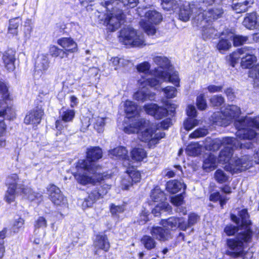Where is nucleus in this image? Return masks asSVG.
<instances>
[{"label": "nucleus", "instance_id": "b1692460", "mask_svg": "<svg viewBox=\"0 0 259 259\" xmlns=\"http://www.w3.org/2000/svg\"><path fill=\"white\" fill-rule=\"evenodd\" d=\"M152 235L160 241H166L171 237L170 231L161 227H153L150 231Z\"/></svg>", "mask_w": 259, "mask_h": 259}, {"label": "nucleus", "instance_id": "f704fd0d", "mask_svg": "<svg viewBox=\"0 0 259 259\" xmlns=\"http://www.w3.org/2000/svg\"><path fill=\"white\" fill-rule=\"evenodd\" d=\"M161 5L165 10L176 11L179 8L181 5V1L180 0H161Z\"/></svg>", "mask_w": 259, "mask_h": 259}, {"label": "nucleus", "instance_id": "cd10ccee", "mask_svg": "<svg viewBox=\"0 0 259 259\" xmlns=\"http://www.w3.org/2000/svg\"><path fill=\"white\" fill-rule=\"evenodd\" d=\"M253 3V0H233L232 7L236 13H240L247 11Z\"/></svg>", "mask_w": 259, "mask_h": 259}, {"label": "nucleus", "instance_id": "423d86ee", "mask_svg": "<svg viewBox=\"0 0 259 259\" xmlns=\"http://www.w3.org/2000/svg\"><path fill=\"white\" fill-rule=\"evenodd\" d=\"M149 124V120L137 117V119L132 120L129 125L124 127V131L128 134L136 133L141 141L154 143L155 140L153 139V130L148 128Z\"/></svg>", "mask_w": 259, "mask_h": 259}, {"label": "nucleus", "instance_id": "6ab92c4d", "mask_svg": "<svg viewBox=\"0 0 259 259\" xmlns=\"http://www.w3.org/2000/svg\"><path fill=\"white\" fill-rule=\"evenodd\" d=\"M139 3V0H106L105 4L106 8L109 9H113V5L121 9L123 7L133 8L137 6Z\"/></svg>", "mask_w": 259, "mask_h": 259}, {"label": "nucleus", "instance_id": "603ef678", "mask_svg": "<svg viewBox=\"0 0 259 259\" xmlns=\"http://www.w3.org/2000/svg\"><path fill=\"white\" fill-rule=\"evenodd\" d=\"M232 40L233 41V45L235 47H238L244 45L248 40V37L247 36H243L240 35H233Z\"/></svg>", "mask_w": 259, "mask_h": 259}, {"label": "nucleus", "instance_id": "a18cd8bd", "mask_svg": "<svg viewBox=\"0 0 259 259\" xmlns=\"http://www.w3.org/2000/svg\"><path fill=\"white\" fill-rule=\"evenodd\" d=\"M21 19L19 17H16L10 19L9 20L8 32L14 35H17L18 33V28Z\"/></svg>", "mask_w": 259, "mask_h": 259}, {"label": "nucleus", "instance_id": "58836bf2", "mask_svg": "<svg viewBox=\"0 0 259 259\" xmlns=\"http://www.w3.org/2000/svg\"><path fill=\"white\" fill-rule=\"evenodd\" d=\"M131 156L134 160L141 161L147 156L145 150L142 148H135L131 152Z\"/></svg>", "mask_w": 259, "mask_h": 259}, {"label": "nucleus", "instance_id": "c756f323", "mask_svg": "<svg viewBox=\"0 0 259 259\" xmlns=\"http://www.w3.org/2000/svg\"><path fill=\"white\" fill-rule=\"evenodd\" d=\"M57 43L66 51L73 53L77 51L76 43L70 37H63L57 40Z\"/></svg>", "mask_w": 259, "mask_h": 259}, {"label": "nucleus", "instance_id": "338daca9", "mask_svg": "<svg viewBox=\"0 0 259 259\" xmlns=\"http://www.w3.org/2000/svg\"><path fill=\"white\" fill-rule=\"evenodd\" d=\"M238 230V227L233 225H227L224 228V232L227 236L234 235Z\"/></svg>", "mask_w": 259, "mask_h": 259}, {"label": "nucleus", "instance_id": "c9c22d12", "mask_svg": "<svg viewBox=\"0 0 259 259\" xmlns=\"http://www.w3.org/2000/svg\"><path fill=\"white\" fill-rule=\"evenodd\" d=\"M171 211V206L167 202H161L155 206L152 209V213L155 217H158L163 212H170Z\"/></svg>", "mask_w": 259, "mask_h": 259}, {"label": "nucleus", "instance_id": "aec40b11", "mask_svg": "<svg viewBox=\"0 0 259 259\" xmlns=\"http://www.w3.org/2000/svg\"><path fill=\"white\" fill-rule=\"evenodd\" d=\"M246 52L241 57V65L242 68H249L251 67L253 63L256 61V57L255 56V50L250 47H246Z\"/></svg>", "mask_w": 259, "mask_h": 259}, {"label": "nucleus", "instance_id": "6e6d98bb", "mask_svg": "<svg viewBox=\"0 0 259 259\" xmlns=\"http://www.w3.org/2000/svg\"><path fill=\"white\" fill-rule=\"evenodd\" d=\"M215 180L220 183H223L227 182L229 179V177L227 174L221 169H218L214 174Z\"/></svg>", "mask_w": 259, "mask_h": 259}, {"label": "nucleus", "instance_id": "a878e982", "mask_svg": "<svg viewBox=\"0 0 259 259\" xmlns=\"http://www.w3.org/2000/svg\"><path fill=\"white\" fill-rule=\"evenodd\" d=\"M102 197L98 187H95L88 192V197L84 199L82 203L83 207H91L98 199Z\"/></svg>", "mask_w": 259, "mask_h": 259}, {"label": "nucleus", "instance_id": "3c124183", "mask_svg": "<svg viewBox=\"0 0 259 259\" xmlns=\"http://www.w3.org/2000/svg\"><path fill=\"white\" fill-rule=\"evenodd\" d=\"M24 220L21 218L15 219L11 228V231L16 233H18L24 228Z\"/></svg>", "mask_w": 259, "mask_h": 259}, {"label": "nucleus", "instance_id": "0e129e2a", "mask_svg": "<svg viewBox=\"0 0 259 259\" xmlns=\"http://www.w3.org/2000/svg\"><path fill=\"white\" fill-rule=\"evenodd\" d=\"M0 93L2 94L4 101L10 99V95L8 86L0 81Z\"/></svg>", "mask_w": 259, "mask_h": 259}, {"label": "nucleus", "instance_id": "bf43d9fd", "mask_svg": "<svg viewBox=\"0 0 259 259\" xmlns=\"http://www.w3.org/2000/svg\"><path fill=\"white\" fill-rule=\"evenodd\" d=\"M198 124L197 119L193 117H188L184 122V127L187 131H189Z\"/></svg>", "mask_w": 259, "mask_h": 259}, {"label": "nucleus", "instance_id": "8fccbe9b", "mask_svg": "<svg viewBox=\"0 0 259 259\" xmlns=\"http://www.w3.org/2000/svg\"><path fill=\"white\" fill-rule=\"evenodd\" d=\"M169 70H168V75L167 78L165 80H163L161 79L157 78L158 80L160 81L159 85L164 81H168L172 83L176 87H179V81L180 79L179 78L178 74L177 72H174L172 74H170L169 72Z\"/></svg>", "mask_w": 259, "mask_h": 259}, {"label": "nucleus", "instance_id": "f257e3e1", "mask_svg": "<svg viewBox=\"0 0 259 259\" xmlns=\"http://www.w3.org/2000/svg\"><path fill=\"white\" fill-rule=\"evenodd\" d=\"M239 218L235 214H231L232 221L237 225L240 224L241 231L233 238H229L226 242V254L233 258L239 257H252V253H248L246 250L248 244L251 241L252 231L250 229L251 222L249 220V215L246 209L239 211Z\"/></svg>", "mask_w": 259, "mask_h": 259}, {"label": "nucleus", "instance_id": "bb28decb", "mask_svg": "<svg viewBox=\"0 0 259 259\" xmlns=\"http://www.w3.org/2000/svg\"><path fill=\"white\" fill-rule=\"evenodd\" d=\"M127 172L128 174L127 180L124 179L122 181V185L124 186L123 189L125 190H127L133 183L138 182L141 179V174L138 171L127 170Z\"/></svg>", "mask_w": 259, "mask_h": 259}, {"label": "nucleus", "instance_id": "2eb2a0df", "mask_svg": "<svg viewBox=\"0 0 259 259\" xmlns=\"http://www.w3.org/2000/svg\"><path fill=\"white\" fill-rule=\"evenodd\" d=\"M48 191L50 198L54 204L62 208L68 207L67 199L62 194L59 188L54 185H51L48 188Z\"/></svg>", "mask_w": 259, "mask_h": 259}, {"label": "nucleus", "instance_id": "37998d69", "mask_svg": "<svg viewBox=\"0 0 259 259\" xmlns=\"http://www.w3.org/2000/svg\"><path fill=\"white\" fill-rule=\"evenodd\" d=\"M141 242L147 250L154 249L157 244L155 239L149 235H144L141 239Z\"/></svg>", "mask_w": 259, "mask_h": 259}, {"label": "nucleus", "instance_id": "13d9d810", "mask_svg": "<svg viewBox=\"0 0 259 259\" xmlns=\"http://www.w3.org/2000/svg\"><path fill=\"white\" fill-rule=\"evenodd\" d=\"M162 91L164 92L165 96L169 99L175 97L177 94L176 88L171 86L162 89Z\"/></svg>", "mask_w": 259, "mask_h": 259}, {"label": "nucleus", "instance_id": "412c9836", "mask_svg": "<svg viewBox=\"0 0 259 259\" xmlns=\"http://www.w3.org/2000/svg\"><path fill=\"white\" fill-rule=\"evenodd\" d=\"M7 107V103L5 101L0 99V137L4 135L6 130V125L4 122L3 117L6 115L7 112L10 111V109ZM5 145V140L3 138H0V146H4Z\"/></svg>", "mask_w": 259, "mask_h": 259}, {"label": "nucleus", "instance_id": "f8f14e48", "mask_svg": "<svg viewBox=\"0 0 259 259\" xmlns=\"http://www.w3.org/2000/svg\"><path fill=\"white\" fill-rule=\"evenodd\" d=\"M211 2H198L193 4H185L180 5L179 7L180 12L179 14V19L184 22L188 21L192 14H194V17L198 15L200 10H204L207 5L210 4Z\"/></svg>", "mask_w": 259, "mask_h": 259}, {"label": "nucleus", "instance_id": "4c0bfd02", "mask_svg": "<svg viewBox=\"0 0 259 259\" xmlns=\"http://www.w3.org/2000/svg\"><path fill=\"white\" fill-rule=\"evenodd\" d=\"M151 198L155 202H165L166 197L164 193L158 187H155L151 193Z\"/></svg>", "mask_w": 259, "mask_h": 259}, {"label": "nucleus", "instance_id": "5701e85b", "mask_svg": "<svg viewBox=\"0 0 259 259\" xmlns=\"http://www.w3.org/2000/svg\"><path fill=\"white\" fill-rule=\"evenodd\" d=\"M50 61L48 55L40 54L37 57L35 65V73L41 75L49 67Z\"/></svg>", "mask_w": 259, "mask_h": 259}, {"label": "nucleus", "instance_id": "c03bdc74", "mask_svg": "<svg viewBox=\"0 0 259 259\" xmlns=\"http://www.w3.org/2000/svg\"><path fill=\"white\" fill-rule=\"evenodd\" d=\"M75 115V112L73 110L66 109L62 108L60 111V116L63 121L68 122L71 121Z\"/></svg>", "mask_w": 259, "mask_h": 259}, {"label": "nucleus", "instance_id": "052dcab7", "mask_svg": "<svg viewBox=\"0 0 259 259\" xmlns=\"http://www.w3.org/2000/svg\"><path fill=\"white\" fill-rule=\"evenodd\" d=\"M167 114L168 110L167 108L157 106L155 114H154L153 117L157 119H160L165 117Z\"/></svg>", "mask_w": 259, "mask_h": 259}, {"label": "nucleus", "instance_id": "69168bd1", "mask_svg": "<svg viewBox=\"0 0 259 259\" xmlns=\"http://www.w3.org/2000/svg\"><path fill=\"white\" fill-rule=\"evenodd\" d=\"M208 133L207 130L205 128H199L195 131L189 136L190 138H197L206 136Z\"/></svg>", "mask_w": 259, "mask_h": 259}, {"label": "nucleus", "instance_id": "39448f33", "mask_svg": "<svg viewBox=\"0 0 259 259\" xmlns=\"http://www.w3.org/2000/svg\"><path fill=\"white\" fill-rule=\"evenodd\" d=\"M234 125L237 129L236 136L240 139L248 140L247 142L252 143L251 140L256 135V132L253 128L259 130V115L254 118L248 116L241 118L236 120Z\"/></svg>", "mask_w": 259, "mask_h": 259}, {"label": "nucleus", "instance_id": "72a5a7b5", "mask_svg": "<svg viewBox=\"0 0 259 259\" xmlns=\"http://www.w3.org/2000/svg\"><path fill=\"white\" fill-rule=\"evenodd\" d=\"M232 37L230 34H228L225 38L222 37L217 46V49L220 52L228 51L232 47Z\"/></svg>", "mask_w": 259, "mask_h": 259}, {"label": "nucleus", "instance_id": "5fc2aeb1", "mask_svg": "<svg viewBox=\"0 0 259 259\" xmlns=\"http://www.w3.org/2000/svg\"><path fill=\"white\" fill-rule=\"evenodd\" d=\"M109 14L110 12L105 13L104 12H101L98 11L95 13V17H97L98 23L105 26L107 24Z\"/></svg>", "mask_w": 259, "mask_h": 259}, {"label": "nucleus", "instance_id": "e2e57ef3", "mask_svg": "<svg viewBox=\"0 0 259 259\" xmlns=\"http://www.w3.org/2000/svg\"><path fill=\"white\" fill-rule=\"evenodd\" d=\"M210 101L213 106L219 107L224 103L225 100L222 96L214 95L211 98Z\"/></svg>", "mask_w": 259, "mask_h": 259}, {"label": "nucleus", "instance_id": "1a4fd4ad", "mask_svg": "<svg viewBox=\"0 0 259 259\" xmlns=\"http://www.w3.org/2000/svg\"><path fill=\"white\" fill-rule=\"evenodd\" d=\"M119 38V40L125 45L140 47L146 45L143 34L137 32L131 27L122 29Z\"/></svg>", "mask_w": 259, "mask_h": 259}, {"label": "nucleus", "instance_id": "ea45409f", "mask_svg": "<svg viewBox=\"0 0 259 259\" xmlns=\"http://www.w3.org/2000/svg\"><path fill=\"white\" fill-rule=\"evenodd\" d=\"M202 147L198 143L189 144L186 149V152L189 156H196L200 154Z\"/></svg>", "mask_w": 259, "mask_h": 259}, {"label": "nucleus", "instance_id": "c85d7f7f", "mask_svg": "<svg viewBox=\"0 0 259 259\" xmlns=\"http://www.w3.org/2000/svg\"><path fill=\"white\" fill-rule=\"evenodd\" d=\"M15 53L12 50H8L3 54V60L5 66L9 71H13L15 69Z\"/></svg>", "mask_w": 259, "mask_h": 259}, {"label": "nucleus", "instance_id": "f03ea898", "mask_svg": "<svg viewBox=\"0 0 259 259\" xmlns=\"http://www.w3.org/2000/svg\"><path fill=\"white\" fill-rule=\"evenodd\" d=\"M254 147L251 142H239L236 139L234 144H228L225 146L224 148L220 152L218 160L220 163H226L225 169L232 174L240 172L248 169L253 165V161L249 155H244L241 158H233L234 149H251Z\"/></svg>", "mask_w": 259, "mask_h": 259}, {"label": "nucleus", "instance_id": "864d4df0", "mask_svg": "<svg viewBox=\"0 0 259 259\" xmlns=\"http://www.w3.org/2000/svg\"><path fill=\"white\" fill-rule=\"evenodd\" d=\"M228 199L226 196L221 194L220 192H214L211 194L210 196V200L213 201H217L218 200L220 202V204L222 207L226 204L227 200Z\"/></svg>", "mask_w": 259, "mask_h": 259}, {"label": "nucleus", "instance_id": "393cba45", "mask_svg": "<svg viewBox=\"0 0 259 259\" xmlns=\"http://www.w3.org/2000/svg\"><path fill=\"white\" fill-rule=\"evenodd\" d=\"M243 25L249 29L257 28L259 26V16L255 12L246 14Z\"/></svg>", "mask_w": 259, "mask_h": 259}, {"label": "nucleus", "instance_id": "4be33fe9", "mask_svg": "<svg viewBox=\"0 0 259 259\" xmlns=\"http://www.w3.org/2000/svg\"><path fill=\"white\" fill-rule=\"evenodd\" d=\"M94 246L97 250L95 254H98V249H101L107 252L110 248V244L107 235L105 234L97 235L94 242Z\"/></svg>", "mask_w": 259, "mask_h": 259}, {"label": "nucleus", "instance_id": "2f4dec72", "mask_svg": "<svg viewBox=\"0 0 259 259\" xmlns=\"http://www.w3.org/2000/svg\"><path fill=\"white\" fill-rule=\"evenodd\" d=\"M186 186L183 183L177 180H171L166 184L167 191L171 193H177L182 189L185 190Z\"/></svg>", "mask_w": 259, "mask_h": 259}, {"label": "nucleus", "instance_id": "dca6fc26", "mask_svg": "<svg viewBox=\"0 0 259 259\" xmlns=\"http://www.w3.org/2000/svg\"><path fill=\"white\" fill-rule=\"evenodd\" d=\"M211 2V3L207 5L204 10H201L198 14H204V19L207 20L208 22L211 23L212 21L217 20L221 17L223 14V10L221 8H209L214 3V0H206L202 2Z\"/></svg>", "mask_w": 259, "mask_h": 259}, {"label": "nucleus", "instance_id": "ddd939ff", "mask_svg": "<svg viewBox=\"0 0 259 259\" xmlns=\"http://www.w3.org/2000/svg\"><path fill=\"white\" fill-rule=\"evenodd\" d=\"M106 11L110 12L107 19L106 26L110 31H114L118 29L124 19L125 15L121 9L113 5V9L109 10L106 7L104 8Z\"/></svg>", "mask_w": 259, "mask_h": 259}, {"label": "nucleus", "instance_id": "680f3d73", "mask_svg": "<svg viewBox=\"0 0 259 259\" xmlns=\"http://www.w3.org/2000/svg\"><path fill=\"white\" fill-rule=\"evenodd\" d=\"M124 211V207L123 205H115L112 204L110 206V212L112 215L118 217L119 214Z\"/></svg>", "mask_w": 259, "mask_h": 259}, {"label": "nucleus", "instance_id": "4d7b16f0", "mask_svg": "<svg viewBox=\"0 0 259 259\" xmlns=\"http://www.w3.org/2000/svg\"><path fill=\"white\" fill-rule=\"evenodd\" d=\"M150 68V64L147 62H143L137 66V69L139 72H142L146 74V77H144L145 78H150L149 77H148V76H149L150 75L147 74L149 72ZM143 78V77H142V78ZM153 78H155V77L154 76Z\"/></svg>", "mask_w": 259, "mask_h": 259}, {"label": "nucleus", "instance_id": "a211bd4d", "mask_svg": "<svg viewBox=\"0 0 259 259\" xmlns=\"http://www.w3.org/2000/svg\"><path fill=\"white\" fill-rule=\"evenodd\" d=\"M43 115V110L41 108L37 107L27 113L24 122L26 124H38L40 122Z\"/></svg>", "mask_w": 259, "mask_h": 259}, {"label": "nucleus", "instance_id": "9d476101", "mask_svg": "<svg viewBox=\"0 0 259 259\" xmlns=\"http://www.w3.org/2000/svg\"><path fill=\"white\" fill-rule=\"evenodd\" d=\"M162 16L155 10H148L145 13V18L140 22V26L148 35H153L156 32L155 25L162 20Z\"/></svg>", "mask_w": 259, "mask_h": 259}, {"label": "nucleus", "instance_id": "e433bc0d", "mask_svg": "<svg viewBox=\"0 0 259 259\" xmlns=\"http://www.w3.org/2000/svg\"><path fill=\"white\" fill-rule=\"evenodd\" d=\"M217 158L216 156L212 154L208 155L203 162V167L204 169L211 170L214 169L217 166Z\"/></svg>", "mask_w": 259, "mask_h": 259}, {"label": "nucleus", "instance_id": "0eeeda50", "mask_svg": "<svg viewBox=\"0 0 259 259\" xmlns=\"http://www.w3.org/2000/svg\"><path fill=\"white\" fill-rule=\"evenodd\" d=\"M160 81L153 78H143L138 80L140 89L134 95V98L139 101L144 102L147 100H153L155 94L152 93L148 87L155 88L159 87Z\"/></svg>", "mask_w": 259, "mask_h": 259}, {"label": "nucleus", "instance_id": "79ce46f5", "mask_svg": "<svg viewBox=\"0 0 259 259\" xmlns=\"http://www.w3.org/2000/svg\"><path fill=\"white\" fill-rule=\"evenodd\" d=\"M124 105L125 111L128 118H131L137 114V105L134 102L126 100Z\"/></svg>", "mask_w": 259, "mask_h": 259}, {"label": "nucleus", "instance_id": "4468645a", "mask_svg": "<svg viewBox=\"0 0 259 259\" xmlns=\"http://www.w3.org/2000/svg\"><path fill=\"white\" fill-rule=\"evenodd\" d=\"M153 60L156 65L159 66V67L153 71V75L155 77L154 78L165 80L168 75V70H171L169 60L167 58L162 56H155Z\"/></svg>", "mask_w": 259, "mask_h": 259}, {"label": "nucleus", "instance_id": "f3484780", "mask_svg": "<svg viewBox=\"0 0 259 259\" xmlns=\"http://www.w3.org/2000/svg\"><path fill=\"white\" fill-rule=\"evenodd\" d=\"M94 175V178L92 177V179H94V182H89V183L95 184L96 182L100 183L99 187H98L99 191L103 197L108 193L111 187V184L109 182V176H103L102 174L100 173V171H98Z\"/></svg>", "mask_w": 259, "mask_h": 259}, {"label": "nucleus", "instance_id": "a19ab883", "mask_svg": "<svg viewBox=\"0 0 259 259\" xmlns=\"http://www.w3.org/2000/svg\"><path fill=\"white\" fill-rule=\"evenodd\" d=\"M246 49L245 47L242 48L230 55L228 59L231 61L232 66L234 67L235 64L237 63L240 59L241 60L242 55H244V53L246 52Z\"/></svg>", "mask_w": 259, "mask_h": 259}, {"label": "nucleus", "instance_id": "473e14b6", "mask_svg": "<svg viewBox=\"0 0 259 259\" xmlns=\"http://www.w3.org/2000/svg\"><path fill=\"white\" fill-rule=\"evenodd\" d=\"M127 150L124 147L119 146L109 151V155L111 158L126 159L128 157Z\"/></svg>", "mask_w": 259, "mask_h": 259}, {"label": "nucleus", "instance_id": "6e6552de", "mask_svg": "<svg viewBox=\"0 0 259 259\" xmlns=\"http://www.w3.org/2000/svg\"><path fill=\"white\" fill-rule=\"evenodd\" d=\"M240 113V108L236 105H228L221 112L214 113L211 116L212 120L216 125L226 126L232 119Z\"/></svg>", "mask_w": 259, "mask_h": 259}, {"label": "nucleus", "instance_id": "7ed1b4c3", "mask_svg": "<svg viewBox=\"0 0 259 259\" xmlns=\"http://www.w3.org/2000/svg\"><path fill=\"white\" fill-rule=\"evenodd\" d=\"M102 157V151L98 147H92L88 149L87 158L79 160L76 165V172L74 176L78 183L86 185L89 182H94V179L90 176L100 171L101 167L96 163V161Z\"/></svg>", "mask_w": 259, "mask_h": 259}, {"label": "nucleus", "instance_id": "de8ad7c7", "mask_svg": "<svg viewBox=\"0 0 259 259\" xmlns=\"http://www.w3.org/2000/svg\"><path fill=\"white\" fill-rule=\"evenodd\" d=\"M179 218H169L167 220H162L160 224L164 228H170L171 229H175L178 227L179 222Z\"/></svg>", "mask_w": 259, "mask_h": 259}, {"label": "nucleus", "instance_id": "09e8293b", "mask_svg": "<svg viewBox=\"0 0 259 259\" xmlns=\"http://www.w3.org/2000/svg\"><path fill=\"white\" fill-rule=\"evenodd\" d=\"M47 226V222L43 217H39L35 221L34 233L35 235L39 233V229H45Z\"/></svg>", "mask_w": 259, "mask_h": 259}, {"label": "nucleus", "instance_id": "20e7f679", "mask_svg": "<svg viewBox=\"0 0 259 259\" xmlns=\"http://www.w3.org/2000/svg\"><path fill=\"white\" fill-rule=\"evenodd\" d=\"M6 184L8 189L6 192L4 200L8 203L14 202L16 195L21 194H24L31 201L37 199L39 201L41 200L42 195L40 194L32 192L29 188L25 187L19 183V178L16 174L9 176L6 180Z\"/></svg>", "mask_w": 259, "mask_h": 259}, {"label": "nucleus", "instance_id": "7c9ffc66", "mask_svg": "<svg viewBox=\"0 0 259 259\" xmlns=\"http://www.w3.org/2000/svg\"><path fill=\"white\" fill-rule=\"evenodd\" d=\"M235 142L236 138L231 137L216 139L212 141L210 150L213 151L218 150L222 146L224 147L228 144H234Z\"/></svg>", "mask_w": 259, "mask_h": 259}, {"label": "nucleus", "instance_id": "9b49d317", "mask_svg": "<svg viewBox=\"0 0 259 259\" xmlns=\"http://www.w3.org/2000/svg\"><path fill=\"white\" fill-rule=\"evenodd\" d=\"M192 25L194 28L201 29L202 36L204 40L214 38L217 36V31L212 26L211 23L204 19V14H198L194 17Z\"/></svg>", "mask_w": 259, "mask_h": 259}, {"label": "nucleus", "instance_id": "49530a36", "mask_svg": "<svg viewBox=\"0 0 259 259\" xmlns=\"http://www.w3.org/2000/svg\"><path fill=\"white\" fill-rule=\"evenodd\" d=\"M106 118L97 116L94 117V126L95 129L99 133H102L105 125Z\"/></svg>", "mask_w": 259, "mask_h": 259}, {"label": "nucleus", "instance_id": "774afa93", "mask_svg": "<svg viewBox=\"0 0 259 259\" xmlns=\"http://www.w3.org/2000/svg\"><path fill=\"white\" fill-rule=\"evenodd\" d=\"M249 76L254 79H259V64L254 66L249 71Z\"/></svg>", "mask_w": 259, "mask_h": 259}]
</instances>
